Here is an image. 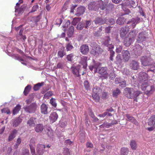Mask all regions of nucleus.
<instances>
[{"instance_id": "obj_56", "label": "nucleus", "mask_w": 155, "mask_h": 155, "mask_svg": "<svg viewBox=\"0 0 155 155\" xmlns=\"http://www.w3.org/2000/svg\"><path fill=\"white\" fill-rule=\"evenodd\" d=\"M109 78L110 80L113 79L115 77V74L113 71L111 72L109 75Z\"/></svg>"}, {"instance_id": "obj_38", "label": "nucleus", "mask_w": 155, "mask_h": 155, "mask_svg": "<svg viewBox=\"0 0 155 155\" xmlns=\"http://www.w3.org/2000/svg\"><path fill=\"white\" fill-rule=\"evenodd\" d=\"M44 84L43 82H42L41 83H38V84L34 85L33 87V89L35 91H38L40 89V87L42 86Z\"/></svg>"}, {"instance_id": "obj_43", "label": "nucleus", "mask_w": 155, "mask_h": 155, "mask_svg": "<svg viewBox=\"0 0 155 155\" xmlns=\"http://www.w3.org/2000/svg\"><path fill=\"white\" fill-rule=\"evenodd\" d=\"M53 95V94L51 91H49L47 92L44 95V98L45 99H48V97Z\"/></svg>"}, {"instance_id": "obj_22", "label": "nucleus", "mask_w": 155, "mask_h": 155, "mask_svg": "<svg viewBox=\"0 0 155 155\" xmlns=\"http://www.w3.org/2000/svg\"><path fill=\"white\" fill-rule=\"evenodd\" d=\"M103 51V49L100 48L99 47H97L96 48L95 50H93L91 51V53L94 55L96 56H98L99 54H101Z\"/></svg>"}, {"instance_id": "obj_19", "label": "nucleus", "mask_w": 155, "mask_h": 155, "mask_svg": "<svg viewBox=\"0 0 155 155\" xmlns=\"http://www.w3.org/2000/svg\"><path fill=\"white\" fill-rule=\"evenodd\" d=\"M134 1L132 0H125L122 5L123 6H128L129 8H131L134 7Z\"/></svg>"}, {"instance_id": "obj_33", "label": "nucleus", "mask_w": 155, "mask_h": 155, "mask_svg": "<svg viewBox=\"0 0 155 155\" xmlns=\"http://www.w3.org/2000/svg\"><path fill=\"white\" fill-rule=\"evenodd\" d=\"M22 120L19 118H17L13 120L12 126L13 127L17 126L21 122Z\"/></svg>"}, {"instance_id": "obj_20", "label": "nucleus", "mask_w": 155, "mask_h": 155, "mask_svg": "<svg viewBox=\"0 0 155 155\" xmlns=\"http://www.w3.org/2000/svg\"><path fill=\"white\" fill-rule=\"evenodd\" d=\"M80 50L82 54L86 55L87 54L89 51L88 46L86 45H82L80 47Z\"/></svg>"}, {"instance_id": "obj_18", "label": "nucleus", "mask_w": 155, "mask_h": 155, "mask_svg": "<svg viewBox=\"0 0 155 155\" xmlns=\"http://www.w3.org/2000/svg\"><path fill=\"white\" fill-rule=\"evenodd\" d=\"M116 51L117 53H120L121 52L122 49V46L121 42L119 39L117 38L116 39Z\"/></svg>"}, {"instance_id": "obj_58", "label": "nucleus", "mask_w": 155, "mask_h": 155, "mask_svg": "<svg viewBox=\"0 0 155 155\" xmlns=\"http://www.w3.org/2000/svg\"><path fill=\"white\" fill-rule=\"evenodd\" d=\"M24 28H22L20 29V31L19 32L18 35V36H17V38L18 40H19V39H18L19 36H22L23 33L24 31Z\"/></svg>"}, {"instance_id": "obj_6", "label": "nucleus", "mask_w": 155, "mask_h": 155, "mask_svg": "<svg viewBox=\"0 0 155 155\" xmlns=\"http://www.w3.org/2000/svg\"><path fill=\"white\" fill-rule=\"evenodd\" d=\"M148 125L150 127L147 128L149 131H152L155 129V115H153L148 119Z\"/></svg>"}, {"instance_id": "obj_10", "label": "nucleus", "mask_w": 155, "mask_h": 155, "mask_svg": "<svg viewBox=\"0 0 155 155\" xmlns=\"http://www.w3.org/2000/svg\"><path fill=\"white\" fill-rule=\"evenodd\" d=\"M103 43L104 45L108 47L109 49H112L114 48V45L111 43L110 39L108 36L105 37Z\"/></svg>"}, {"instance_id": "obj_25", "label": "nucleus", "mask_w": 155, "mask_h": 155, "mask_svg": "<svg viewBox=\"0 0 155 155\" xmlns=\"http://www.w3.org/2000/svg\"><path fill=\"white\" fill-rule=\"evenodd\" d=\"M17 133V130L14 129L10 133L8 138V141H10L12 140L16 137V135Z\"/></svg>"}, {"instance_id": "obj_27", "label": "nucleus", "mask_w": 155, "mask_h": 155, "mask_svg": "<svg viewBox=\"0 0 155 155\" xmlns=\"http://www.w3.org/2000/svg\"><path fill=\"white\" fill-rule=\"evenodd\" d=\"M40 108L41 112L42 114H47V109L48 108V107H47L46 104L44 103L42 104Z\"/></svg>"}, {"instance_id": "obj_63", "label": "nucleus", "mask_w": 155, "mask_h": 155, "mask_svg": "<svg viewBox=\"0 0 155 155\" xmlns=\"http://www.w3.org/2000/svg\"><path fill=\"white\" fill-rule=\"evenodd\" d=\"M109 23L111 25H113L115 23V21L113 18L110 19L109 20Z\"/></svg>"}, {"instance_id": "obj_46", "label": "nucleus", "mask_w": 155, "mask_h": 155, "mask_svg": "<svg viewBox=\"0 0 155 155\" xmlns=\"http://www.w3.org/2000/svg\"><path fill=\"white\" fill-rule=\"evenodd\" d=\"M66 47L67 51H71L73 48V46L70 43L66 45Z\"/></svg>"}, {"instance_id": "obj_44", "label": "nucleus", "mask_w": 155, "mask_h": 155, "mask_svg": "<svg viewBox=\"0 0 155 155\" xmlns=\"http://www.w3.org/2000/svg\"><path fill=\"white\" fill-rule=\"evenodd\" d=\"M39 8L38 5H34L31 8V11L29 13H32L36 11Z\"/></svg>"}, {"instance_id": "obj_48", "label": "nucleus", "mask_w": 155, "mask_h": 155, "mask_svg": "<svg viewBox=\"0 0 155 155\" xmlns=\"http://www.w3.org/2000/svg\"><path fill=\"white\" fill-rule=\"evenodd\" d=\"M55 99L52 98L50 101V103L54 107H56L57 106V104L55 101Z\"/></svg>"}, {"instance_id": "obj_34", "label": "nucleus", "mask_w": 155, "mask_h": 155, "mask_svg": "<svg viewBox=\"0 0 155 155\" xmlns=\"http://www.w3.org/2000/svg\"><path fill=\"white\" fill-rule=\"evenodd\" d=\"M120 155H127L129 152V149L126 147H123L120 149Z\"/></svg>"}, {"instance_id": "obj_64", "label": "nucleus", "mask_w": 155, "mask_h": 155, "mask_svg": "<svg viewBox=\"0 0 155 155\" xmlns=\"http://www.w3.org/2000/svg\"><path fill=\"white\" fill-rule=\"evenodd\" d=\"M116 60L117 61H119L121 60V56L120 54H118L117 55L116 57Z\"/></svg>"}, {"instance_id": "obj_12", "label": "nucleus", "mask_w": 155, "mask_h": 155, "mask_svg": "<svg viewBox=\"0 0 155 155\" xmlns=\"http://www.w3.org/2000/svg\"><path fill=\"white\" fill-rule=\"evenodd\" d=\"M122 56L123 59L125 62H128L130 57L129 51L127 50H124L122 53Z\"/></svg>"}, {"instance_id": "obj_23", "label": "nucleus", "mask_w": 155, "mask_h": 155, "mask_svg": "<svg viewBox=\"0 0 155 155\" xmlns=\"http://www.w3.org/2000/svg\"><path fill=\"white\" fill-rule=\"evenodd\" d=\"M126 116L127 118L128 121L131 122L137 126L138 125V122L134 117L131 116L129 114H126Z\"/></svg>"}, {"instance_id": "obj_35", "label": "nucleus", "mask_w": 155, "mask_h": 155, "mask_svg": "<svg viewBox=\"0 0 155 155\" xmlns=\"http://www.w3.org/2000/svg\"><path fill=\"white\" fill-rule=\"evenodd\" d=\"M36 119V118L31 117L28 120L27 124L29 125L30 127H34L35 125V124L34 122V120Z\"/></svg>"}, {"instance_id": "obj_55", "label": "nucleus", "mask_w": 155, "mask_h": 155, "mask_svg": "<svg viewBox=\"0 0 155 155\" xmlns=\"http://www.w3.org/2000/svg\"><path fill=\"white\" fill-rule=\"evenodd\" d=\"M118 84H119V86L121 87H124L126 86V83L125 81H122L120 82Z\"/></svg>"}, {"instance_id": "obj_57", "label": "nucleus", "mask_w": 155, "mask_h": 155, "mask_svg": "<svg viewBox=\"0 0 155 155\" xmlns=\"http://www.w3.org/2000/svg\"><path fill=\"white\" fill-rule=\"evenodd\" d=\"M115 54V52L114 51H110V60L113 61V57L114 56V55Z\"/></svg>"}, {"instance_id": "obj_59", "label": "nucleus", "mask_w": 155, "mask_h": 155, "mask_svg": "<svg viewBox=\"0 0 155 155\" xmlns=\"http://www.w3.org/2000/svg\"><path fill=\"white\" fill-rule=\"evenodd\" d=\"M47 134L49 137H50L53 135V133L52 130L50 129H48Z\"/></svg>"}, {"instance_id": "obj_3", "label": "nucleus", "mask_w": 155, "mask_h": 155, "mask_svg": "<svg viewBox=\"0 0 155 155\" xmlns=\"http://www.w3.org/2000/svg\"><path fill=\"white\" fill-rule=\"evenodd\" d=\"M141 64L144 66L151 65L150 69L147 70V72L149 71H151L155 72V63L151 64V61H152L150 57L143 56L141 57L140 59Z\"/></svg>"}, {"instance_id": "obj_30", "label": "nucleus", "mask_w": 155, "mask_h": 155, "mask_svg": "<svg viewBox=\"0 0 155 155\" xmlns=\"http://www.w3.org/2000/svg\"><path fill=\"white\" fill-rule=\"evenodd\" d=\"M71 69L73 74L75 75L77 77L79 76V69L78 67H71Z\"/></svg>"}, {"instance_id": "obj_61", "label": "nucleus", "mask_w": 155, "mask_h": 155, "mask_svg": "<svg viewBox=\"0 0 155 155\" xmlns=\"http://www.w3.org/2000/svg\"><path fill=\"white\" fill-rule=\"evenodd\" d=\"M121 78H116L115 80V84H118L120 82L122 81Z\"/></svg>"}, {"instance_id": "obj_50", "label": "nucleus", "mask_w": 155, "mask_h": 155, "mask_svg": "<svg viewBox=\"0 0 155 155\" xmlns=\"http://www.w3.org/2000/svg\"><path fill=\"white\" fill-rule=\"evenodd\" d=\"M84 86L86 90H88L90 88V84L88 81H86L84 82Z\"/></svg>"}, {"instance_id": "obj_8", "label": "nucleus", "mask_w": 155, "mask_h": 155, "mask_svg": "<svg viewBox=\"0 0 155 155\" xmlns=\"http://www.w3.org/2000/svg\"><path fill=\"white\" fill-rule=\"evenodd\" d=\"M93 91L92 95L93 99L96 102H98L100 99L99 94L101 90L99 87H96L93 89Z\"/></svg>"}, {"instance_id": "obj_24", "label": "nucleus", "mask_w": 155, "mask_h": 155, "mask_svg": "<svg viewBox=\"0 0 155 155\" xmlns=\"http://www.w3.org/2000/svg\"><path fill=\"white\" fill-rule=\"evenodd\" d=\"M139 79L140 80H144V82H148L146 80L148 78V76L147 74L145 72H140L139 74Z\"/></svg>"}, {"instance_id": "obj_15", "label": "nucleus", "mask_w": 155, "mask_h": 155, "mask_svg": "<svg viewBox=\"0 0 155 155\" xmlns=\"http://www.w3.org/2000/svg\"><path fill=\"white\" fill-rule=\"evenodd\" d=\"M130 67L132 70H137L139 68V63L137 61L132 60L130 62Z\"/></svg>"}, {"instance_id": "obj_26", "label": "nucleus", "mask_w": 155, "mask_h": 155, "mask_svg": "<svg viewBox=\"0 0 155 155\" xmlns=\"http://www.w3.org/2000/svg\"><path fill=\"white\" fill-rule=\"evenodd\" d=\"M35 131L37 133H41L44 129V126L42 124H36L35 128Z\"/></svg>"}, {"instance_id": "obj_54", "label": "nucleus", "mask_w": 155, "mask_h": 155, "mask_svg": "<svg viewBox=\"0 0 155 155\" xmlns=\"http://www.w3.org/2000/svg\"><path fill=\"white\" fill-rule=\"evenodd\" d=\"M23 155H29V150H28L25 149L22 150Z\"/></svg>"}, {"instance_id": "obj_17", "label": "nucleus", "mask_w": 155, "mask_h": 155, "mask_svg": "<svg viewBox=\"0 0 155 155\" xmlns=\"http://www.w3.org/2000/svg\"><path fill=\"white\" fill-rule=\"evenodd\" d=\"M85 8L83 6H81L77 8V11L75 15L78 17L82 15L85 10Z\"/></svg>"}, {"instance_id": "obj_39", "label": "nucleus", "mask_w": 155, "mask_h": 155, "mask_svg": "<svg viewBox=\"0 0 155 155\" xmlns=\"http://www.w3.org/2000/svg\"><path fill=\"white\" fill-rule=\"evenodd\" d=\"M21 109V106L17 105L13 110V114L15 115L18 113Z\"/></svg>"}, {"instance_id": "obj_31", "label": "nucleus", "mask_w": 155, "mask_h": 155, "mask_svg": "<svg viewBox=\"0 0 155 155\" xmlns=\"http://www.w3.org/2000/svg\"><path fill=\"white\" fill-rule=\"evenodd\" d=\"M94 22L96 25H102L105 23V21L102 18L98 17L96 18Z\"/></svg>"}, {"instance_id": "obj_36", "label": "nucleus", "mask_w": 155, "mask_h": 155, "mask_svg": "<svg viewBox=\"0 0 155 155\" xmlns=\"http://www.w3.org/2000/svg\"><path fill=\"white\" fill-rule=\"evenodd\" d=\"M74 31V27L73 26H71L69 28L68 32L67 33L69 37H71L73 34Z\"/></svg>"}, {"instance_id": "obj_45", "label": "nucleus", "mask_w": 155, "mask_h": 155, "mask_svg": "<svg viewBox=\"0 0 155 155\" xmlns=\"http://www.w3.org/2000/svg\"><path fill=\"white\" fill-rule=\"evenodd\" d=\"M19 5H18L15 7V12H18L19 14L23 12V8L21 7L19 8Z\"/></svg>"}, {"instance_id": "obj_32", "label": "nucleus", "mask_w": 155, "mask_h": 155, "mask_svg": "<svg viewBox=\"0 0 155 155\" xmlns=\"http://www.w3.org/2000/svg\"><path fill=\"white\" fill-rule=\"evenodd\" d=\"M130 147L132 150H136L137 147V144L134 140H130Z\"/></svg>"}, {"instance_id": "obj_62", "label": "nucleus", "mask_w": 155, "mask_h": 155, "mask_svg": "<svg viewBox=\"0 0 155 155\" xmlns=\"http://www.w3.org/2000/svg\"><path fill=\"white\" fill-rule=\"evenodd\" d=\"M77 28L79 30L82 29L83 28V25L82 24H78L77 26Z\"/></svg>"}, {"instance_id": "obj_2", "label": "nucleus", "mask_w": 155, "mask_h": 155, "mask_svg": "<svg viewBox=\"0 0 155 155\" xmlns=\"http://www.w3.org/2000/svg\"><path fill=\"white\" fill-rule=\"evenodd\" d=\"M141 88L144 91V94L148 96L152 94L155 91V88L152 85H150L148 82L143 83L141 85Z\"/></svg>"}, {"instance_id": "obj_29", "label": "nucleus", "mask_w": 155, "mask_h": 155, "mask_svg": "<svg viewBox=\"0 0 155 155\" xmlns=\"http://www.w3.org/2000/svg\"><path fill=\"white\" fill-rule=\"evenodd\" d=\"M58 117L57 113L56 112H53L50 114L49 118L52 122L53 123L57 120Z\"/></svg>"}, {"instance_id": "obj_11", "label": "nucleus", "mask_w": 155, "mask_h": 155, "mask_svg": "<svg viewBox=\"0 0 155 155\" xmlns=\"http://www.w3.org/2000/svg\"><path fill=\"white\" fill-rule=\"evenodd\" d=\"M98 1L90 2L88 5V9L90 10L96 11L98 9Z\"/></svg>"}, {"instance_id": "obj_1", "label": "nucleus", "mask_w": 155, "mask_h": 155, "mask_svg": "<svg viewBox=\"0 0 155 155\" xmlns=\"http://www.w3.org/2000/svg\"><path fill=\"white\" fill-rule=\"evenodd\" d=\"M141 93V91L135 90L133 88L126 87L124 90V94L129 99H133L134 102L137 101V97Z\"/></svg>"}, {"instance_id": "obj_41", "label": "nucleus", "mask_w": 155, "mask_h": 155, "mask_svg": "<svg viewBox=\"0 0 155 155\" xmlns=\"http://www.w3.org/2000/svg\"><path fill=\"white\" fill-rule=\"evenodd\" d=\"M64 47L63 49H61V50L58 52V57L61 58L65 54V52H64Z\"/></svg>"}, {"instance_id": "obj_7", "label": "nucleus", "mask_w": 155, "mask_h": 155, "mask_svg": "<svg viewBox=\"0 0 155 155\" xmlns=\"http://www.w3.org/2000/svg\"><path fill=\"white\" fill-rule=\"evenodd\" d=\"M37 105L36 103H33L29 106H27L24 107L25 111L27 112L32 113H34L36 109Z\"/></svg>"}, {"instance_id": "obj_5", "label": "nucleus", "mask_w": 155, "mask_h": 155, "mask_svg": "<svg viewBox=\"0 0 155 155\" xmlns=\"http://www.w3.org/2000/svg\"><path fill=\"white\" fill-rule=\"evenodd\" d=\"M98 68L97 72L101 75L104 78H107L109 76V73L107 72V68L106 67H99Z\"/></svg>"}, {"instance_id": "obj_40", "label": "nucleus", "mask_w": 155, "mask_h": 155, "mask_svg": "<svg viewBox=\"0 0 155 155\" xmlns=\"http://www.w3.org/2000/svg\"><path fill=\"white\" fill-rule=\"evenodd\" d=\"M125 19L124 17H120L118 18L116 21V22L119 25H122L125 22Z\"/></svg>"}, {"instance_id": "obj_52", "label": "nucleus", "mask_w": 155, "mask_h": 155, "mask_svg": "<svg viewBox=\"0 0 155 155\" xmlns=\"http://www.w3.org/2000/svg\"><path fill=\"white\" fill-rule=\"evenodd\" d=\"M79 18H73V21L71 22V24L74 25H75L77 24Z\"/></svg>"}, {"instance_id": "obj_4", "label": "nucleus", "mask_w": 155, "mask_h": 155, "mask_svg": "<svg viewBox=\"0 0 155 155\" xmlns=\"http://www.w3.org/2000/svg\"><path fill=\"white\" fill-rule=\"evenodd\" d=\"M136 36L135 32L130 31L127 37L124 38L123 42L124 45L126 47H128L131 44L134 40V38Z\"/></svg>"}, {"instance_id": "obj_21", "label": "nucleus", "mask_w": 155, "mask_h": 155, "mask_svg": "<svg viewBox=\"0 0 155 155\" xmlns=\"http://www.w3.org/2000/svg\"><path fill=\"white\" fill-rule=\"evenodd\" d=\"M98 8H100L101 10H103L105 9H106L107 6V3L104 2L101 0L98 1Z\"/></svg>"}, {"instance_id": "obj_37", "label": "nucleus", "mask_w": 155, "mask_h": 155, "mask_svg": "<svg viewBox=\"0 0 155 155\" xmlns=\"http://www.w3.org/2000/svg\"><path fill=\"white\" fill-rule=\"evenodd\" d=\"M31 89V86L30 85H28L26 86L23 92L25 96H27L30 91Z\"/></svg>"}, {"instance_id": "obj_47", "label": "nucleus", "mask_w": 155, "mask_h": 155, "mask_svg": "<svg viewBox=\"0 0 155 155\" xmlns=\"http://www.w3.org/2000/svg\"><path fill=\"white\" fill-rule=\"evenodd\" d=\"M74 57L73 54H70L67 56V59L68 61H71Z\"/></svg>"}, {"instance_id": "obj_28", "label": "nucleus", "mask_w": 155, "mask_h": 155, "mask_svg": "<svg viewBox=\"0 0 155 155\" xmlns=\"http://www.w3.org/2000/svg\"><path fill=\"white\" fill-rule=\"evenodd\" d=\"M100 65H101L100 63H96L94 65L90 66H89V69L91 71H92L93 69H94V72L95 73L97 71V69Z\"/></svg>"}, {"instance_id": "obj_60", "label": "nucleus", "mask_w": 155, "mask_h": 155, "mask_svg": "<svg viewBox=\"0 0 155 155\" xmlns=\"http://www.w3.org/2000/svg\"><path fill=\"white\" fill-rule=\"evenodd\" d=\"M86 146L87 147L92 148L93 147V145L91 143L88 142L86 143Z\"/></svg>"}, {"instance_id": "obj_42", "label": "nucleus", "mask_w": 155, "mask_h": 155, "mask_svg": "<svg viewBox=\"0 0 155 155\" xmlns=\"http://www.w3.org/2000/svg\"><path fill=\"white\" fill-rule=\"evenodd\" d=\"M120 93V90L118 88L113 91V96L114 97H117V95Z\"/></svg>"}, {"instance_id": "obj_13", "label": "nucleus", "mask_w": 155, "mask_h": 155, "mask_svg": "<svg viewBox=\"0 0 155 155\" xmlns=\"http://www.w3.org/2000/svg\"><path fill=\"white\" fill-rule=\"evenodd\" d=\"M140 18L137 17L135 18H132L130 21H128L127 22V24H130L131 25L133 28H134L136 25L139 22Z\"/></svg>"}, {"instance_id": "obj_9", "label": "nucleus", "mask_w": 155, "mask_h": 155, "mask_svg": "<svg viewBox=\"0 0 155 155\" xmlns=\"http://www.w3.org/2000/svg\"><path fill=\"white\" fill-rule=\"evenodd\" d=\"M36 153L37 155H42L45 152V145L38 144L37 145Z\"/></svg>"}, {"instance_id": "obj_16", "label": "nucleus", "mask_w": 155, "mask_h": 155, "mask_svg": "<svg viewBox=\"0 0 155 155\" xmlns=\"http://www.w3.org/2000/svg\"><path fill=\"white\" fill-rule=\"evenodd\" d=\"M130 28L128 26L121 28L120 30V35L121 38L124 37L129 31Z\"/></svg>"}, {"instance_id": "obj_49", "label": "nucleus", "mask_w": 155, "mask_h": 155, "mask_svg": "<svg viewBox=\"0 0 155 155\" xmlns=\"http://www.w3.org/2000/svg\"><path fill=\"white\" fill-rule=\"evenodd\" d=\"M29 146L32 155H36L35 154V148L33 147V145H31V144H29Z\"/></svg>"}, {"instance_id": "obj_53", "label": "nucleus", "mask_w": 155, "mask_h": 155, "mask_svg": "<svg viewBox=\"0 0 155 155\" xmlns=\"http://www.w3.org/2000/svg\"><path fill=\"white\" fill-rule=\"evenodd\" d=\"M114 7V5L112 4L109 3L108 4H107L106 7V10H111Z\"/></svg>"}, {"instance_id": "obj_14", "label": "nucleus", "mask_w": 155, "mask_h": 155, "mask_svg": "<svg viewBox=\"0 0 155 155\" xmlns=\"http://www.w3.org/2000/svg\"><path fill=\"white\" fill-rule=\"evenodd\" d=\"M146 39V32L142 31L140 33L138 36L137 41L138 43L145 41Z\"/></svg>"}, {"instance_id": "obj_51", "label": "nucleus", "mask_w": 155, "mask_h": 155, "mask_svg": "<svg viewBox=\"0 0 155 155\" xmlns=\"http://www.w3.org/2000/svg\"><path fill=\"white\" fill-rule=\"evenodd\" d=\"M2 112L3 113H6L9 114L10 113V111L9 109L8 108H5L2 110Z\"/></svg>"}]
</instances>
